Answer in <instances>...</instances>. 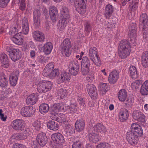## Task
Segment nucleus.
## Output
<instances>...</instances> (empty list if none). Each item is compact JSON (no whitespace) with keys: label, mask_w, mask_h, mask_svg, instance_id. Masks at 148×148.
<instances>
[{"label":"nucleus","mask_w":148,"mask_h":148,"mask_svg":"<svg viewBox=\"0 0 148 148\" xmlns=\"http://www.w3.org/2000/svg\"><path fill=\"white\" fill-rule=\"evenodd\" d=\"M60 19L57 25L58 28L60 31L64 30L69 21L70 15L68 8L66 6L62 7L60 10Z\"/></svg>","instance_id":"f257e3e1"},{"label":"nucleus","mask_w":148,"mask_h":148,"mask_svg":"<svg viewBox=\"0 0 148 148\" xmlns=\"http://www.w3.org/2000/svg\"><path fill=\"white\" fill-rule=\"evenodd\" d=\"M129 43L126 40H122L120 42L118 46V54L120 58H125L128 56L130 51V44L132 46H134L132 44V42L130 41Z\"/></svg>","instance_id":"f03ea898"},{"label":"nucleus","mask_w":148,"mask_h":148,"mask_svg":"<svg viewBox=\"0 0 148 148\" xmlns=\"http://www.w3.org/2000/svg\"><path fill=\"white\" fill-rule=\"evenodd\" d=\"M6 51L10 58L14 62H16L21 58V51L18 49H15L12 46H8L6 47Z\"/></svg>","instance_id":"7ed1b4c3"},{"label":"nucleus","mask_w":148,"mask_h":148,"mask_svg":"<svg viewBox=\"0 0 148 148\" xmlns=\"http://www.w3.org/2000/svg\"><path fill=\"white\" fill-rule=\"evenodd\" d=\"M52 82L50 81H41L37 85V90L40 93L47 92L51 89L52 87Z\"/></svg>","instance_id":"20e7f679"},{"label":"nucleus","mask_w":148,"mask_h":148,"mask_svg":"<svg viewBox=\"0 0 148 148\" xmlns=\"http://www.w3.org/2000/svg\"><path fill=\"white\" fill-rule=\"evenodd\" d=\"M71 46V42L69 38L64 40L61 44L62 52L66 57H69L70 55V48Z\"/></svg>","instance_id":"39448f33"},{"label":"nucleus","mask_w":148,"mask_h":148,"mask_svg":"<svg viewBox=\"0 0 148 148\" xmlns=\"http://www.w3.org/2000/svg\"><path fill=\"white\" fill-rule=\"evenodd\" d=\"M129 36L130 37V40L132 42V44L134 46L136 45V25L135 23H132L131 24L129 27Z\"/></svg>","instance_id":"423d86ee"},{"label":"nucleus","mask_w":148,"mask_h":148,"mask_svg":"<svg viewBox=\"0 0 148 148\" xmlns=\"http://www.w3.org/2000/svg\"><path fill=\"white\" fill-rule=\"evenodd\" d=\"M36 109L32 107L26 106L22 108L21 110V114L25 117H29L32 116L35 113Z\"/></svg>","instance_id":"0eeeda50"},{"label":"nucleus","mask_w":148,"mask_h":148,"mask_svg":"<svg viewBox=\"0 0 148 148\" xmlns=\"http://www.w3.org/2000/svg\"><path fill=\"white\" fill-rule=\"evenodd\" d=\"M126 136L129 143L131 145H135L137 143L138 140V137L134 132L131 131H128Z\"/></svg>","instance_id":"6e6552de"},{"label":"nucleus","mask_w":148,"mask_h":148,"mask_svg":"<svg viewBox=\"0 0 148 148\" xmlns=\"http://www.w3.org/2000/svg\"><path fill=\"white\" fill-rule=\"evenodd\" d=\"M69 68L71 75L75 76L77 74L79 71V65L77 62L73 60L71 61L69 63Z\"/></svg>","instance_id":"1a4fd4ad"},{"label":"nucleus","mask_w":148,"mask_h":148,"mask_svg":"<svg viewBox=\"0 0 148 148\" xmlns=\"http://www.w3.org/2000/svg\"><path fill=\"white\" fill-rule=\"evenodd\" d=\"M88 93L91 98L93 99H97L98 95L97 91L95 86L93 84H88L86 85Z\"/></svg>","instance_id":"9d476101"},{"label":"nucleus","mask_w":148,"mask_h":148,"mask_svg":"<svg viewBox=\"0 0 148 148\" xmlns=\"http://www.w3.org/2000/svg\"><path fill=\"white\" fill-rule=\"evenodd\" d=\"M49 13L51 20L53 23H55L58 20L59 16L57 8L54 6H50L49 7Z\"/></svg>","instance_id":"9b49d317"},{"label":"nucleus","mask_w":148,"mask_h":148,"mask_svg":"<svg viewBox=\"0 0 148 148\" xmlns=\"http://www.w3.org/2000/svg\"><path fill=\"white\" fill-rule=\"evenodd\" d=\"M130 131L136 135L138 137L141 136L143 134L141 126L136 123H133L131 125Z\"/></svg>","instance_id":"f8f14e48"},{"label":"nucleus","mask_w":148,"mask_h":148,"mask_svg":"<svg viewBox=\"0 0 148 148\" xmlns=\"http://www.w3.org/2000/svg\"><path fill=\"white\" fill-rule=\"evenodd\" d=\"M11 125L12 128L16 130H21L25 126L24 121L21 119H16L13 121Z\"/></svg>","instance_id":"ddd939ff"},{"label":"nucleus","mask_w":148,"mask_h":148,"mask_svg":"<svg viewBox=\"0 0 148 148\" xmlns=\"http://www.w3.org/2000/svg\"><path fill=\"white\" fill-rule=\"evenodd\" d=\"M139 28H148V18L147 14H142L141 15L139 18Z\"/></svg>","instance_id":"4468645a"},{"label":"nucleus","mask_w":148,"mask_h":148,"mask_svg":"<svg viewBox=\"0 0 148 148\" xmlns=\"http://www.w3.org/2000/svg\"><path fill=\"white\" fill-rule=\"evenodd\" d=\"M74 6L75 9L79 14H84L86 12V6L85 2H75Z\"/></svg>","instance_id":"2eb2a0df"},{"label":"nucleus","mask_w":148,"mask_h":148,"mask_svg":"<svg viewBox=\"0 0 148 148\" xmlns=\"http://www.w3.org/2000/svg\"><path fill=\"white\" fill-rule=\"evenodd\" d=\"M34 25V27L38 29L40 26V16L41 14L40 11L38 10H35L33 12Z\"/></svg>","instance_id":"dca6fc26"},{"label":"nucleus","mask_w":148,"mask_h":148,"mask_svg":"<svg viewBox=\"0 0 148 148\" xmlns=\"http://www.w3.org/2000/svg\"><path fill=\"white\" fill-rule=\"evenodd\" d=\"M70 78V74L66 72H62L61 74L57 77L58 83L60 84L65 82L66 81H69Z\"/></svg>","instance_id":"f3484780"},{"label":"nucleus","mask_w":148,"mask_h":148,"mask_svg":"<svg viewBox=\"0 0 148 148\" xmlns=\"http://www.w3.org/2000/svg\"><path fill=\"white\" fill-rule=\"evenodd\" d=\"M132 116L133 118L139 122L144 123L145 122V116L140 110H136L133 112Z\"/></svg>","instance_id":"a211bd4d"},{"label":"nucleus","mask_w":148,"mask_h":148,"mask_svg":"<svg viewBox=\"0 0 148 148\" xmlns=\"http://www.w3.org/2000/svg\"><path fill=\"white\" fill-rule=\"evenodd\" d=\"M38 99V94L33 93L29 95L27 98L26 101L28 105H32L35 104Z\"/></svg>","instance_id":"6ab92c4d"},{"label":"nucleus","mask_w":148,"mask_h":148,"mask_svg":"<svg viewBox=\"0 0 148 148\" xmlns=\"http://www.w3.org/2000/svg\"><path fill=\"white\" fill-rule=\"evenodd\" d=\"M119 78V72L116 70H114L110 73L108 77V80L109 82L111 84H114L117 82Z\"/></svg>","instance_id":"aec40b11"},{"label":"nucleus","mask_w":148,"mask_h":148,"mask_svg":"<svg viewBox=\"0 0 148 148\" xmlns=\"http://www.w3.org/2000/svg\"><path fill=\"white\" fill-rule=\"evenodd\" d=\"M36 139L38 143H39L41 146H44L47 142V139L46 134L42 132L38 134L36 137Z\"/></svg>","instance_id":"412c9836"},{"label":"nucleus","mask_w":148,"mask_h":148,"mask_svg":"<svg viewBox=\"0 0 148 148\" xmlns=\"http://www.w3.org/2000/svg\"><path fill=\"white\" fill-rule=\"evenodd\" d=\"M19 75V71L16 70L13 71L10 75L9 81L12 86H15L16 85Z\"/></svg>","instance_id":"4be33fe9"},{"label":"nucleus","mask_w":148,"mask_h":148,"mask_svg":"<svg viewBox=\"0 0 148 148\" xmlns=\"http://www.w3.org/2000/svg\"><path fill=\"white\" fill-rule=\"evenodd\" d=\"M51 138L54 142L57 144H62L65 141L63 136L60 133H55L52 135Z\"/></svg>","instance_id":"5701e85b"},{"label":"nucleus","mask_w":148,"mask_h":148,"mask_svg":"<svg viewBox=\"0 0 148 148\" xmlns=\"http://www.w3.org/2000/svg\"><path fill=\"white\" fill-rule=\"evenodd\" d=\"M0 61L2 67L7 68L9 64V60L7 55L4 53L0 54Z\"/></svg>","instance_id":"b1692460"},{"label":"nucleus","mask_w":148,"mask_h":148,"mask_svg":"<svg viewBox=\"0 0 148 148\" xmlns=\"http://www.w3.org/2000/svg\"><path fill=\"white\" fill-rule=\"evenodd\" d=\"M33 36L36 41L42 42L45 39L44 34L42 32L39 31H35L32 33Z\"/></svg>","instance_id":"393cba45"},{"label":"nucleus","mask_w":148,"mask_h":148,"mask_svg":"<svg viewBox=\"0 0 148 148\" xmlns=\"http://www.w3.org/2000/svg\"><path fill=\"white\" fill-rule=\"evenodd\" d=\"M92 131L98 134L99 132L102 134H105L107 130L105 127L101 123H98L92 128Z\"/></svg>","instance_id":"a878e982"},{"label":"nucleus","mask_w":148,"mask_h":148,"mask_svg":"<svg viewBox=\"0 0 148 148\" xmlns=\"http://www.w3.org/2000/svg\"><path fill=\"white\" fill-rule=\"evenodd\" d=\"M128 110L125 108H122L119 113V119L121 121L124 122L127 120L129 116Z\"/></svg>","instance_id":"bb28decb"},{"label":"nucleus","mask_w":148,"mask_h":148,"mask_svg":"<svg viewBox=\"0 0 148 148\" xmlns=\"http://www.w3.org/2000/svg\"><path fill=\"white\" fill-rule=\"evenodd\" d=\"M21 23L22 32L24 34H28L29 30V25L27 18L24 17L22 20Z\"/></svg>","instance_id":"cd10ccee"},{"label":"nucleus","mask_w":148,"mask_h":148,"mask_svg":"<svg viewBox=\"0 0 148 148\" xmlns=\"http://www.w3.org/2000/svg\"><path fill=\"white\" fill-rule=\"evenodd\" d=\"M85 125L84 120L82 119H80L76 121L75 127L77 131L79 132L84 130Z\"/></svg>","instance_id":"c85d7f7f"},{"label":"nucleus","mask_w":148,"mask_h":148,"mask_svg":"<svg viewBox=\"0 0 148 148\" xmlns=\"http://www.w3.org/2000/svg\"><path fill=\"white\" fill-rule=\"evenodd\" d=\"M53 48V45L51 42H46L42 47L43 52L46 55L49 54L51 53Z\"/></svg>","instance_id":"c756f323"},{"label":"nucleus","mask_w":148,"mask_h":148,"mask_svg":"<svg viewBox=\"0 0 148 148\" xmlns=\"http://www.w3.org/2000/svg\"><path fill=\"white\" fill-rule=\"evenodd\" d=\"M47 126L49 129L53 130H57L59 128L58 123L54 120L49 121L47 122Z\"/></svg>","instance_id":"7c9ffc66"},{"label":"nucleus","mask_w":148,"mask_h":148,"mask_svg":"<svg viewBox=\"0 0 148 148\" xmlns=\"http://www.w3.org/2000/svg\"><path fill=\"white\" fill-rule=\"evenodd\" d=\"M88 137L89 141L92 143H96L101 139L99 134L95 133L93 131L89 134Z\"/></svg>","instance_id":"2f4dec72"},{"label":"nucleus","mask_w":148,"mask_h":148,"mask_svg":"<svg viewBox=\"0 0 148 148\" xmlns=\"http://www.w3.org/2000/svg\"><path fill=\"white\" fill-rule=\"evenodd\" d=\"M78 107L76 103L71 104L70 106L66 107V111L68 113L73 114L76 112L77 110Z\"/></svg>","instance_id":"473e14b6"},{"label":"nucleus","mask_w":148,"mask_h":148,"mask_svg":"<svg viewBox=\"0 0 148 148\" xmlns=\"http://www.w3.org/2000/svg\"><path fill=\"white\" fill-rule=\"evenodd\" d=\"M8 81L6 76L3 73L0 74V86L6 88L8 85Z\"/></svg>","instance_id":"72a5a7b5"},{"label":"nucleus","mask_w":148,"mask_h":148,"mask_svg":"<svg viewBox=\"0 0 148 148\" xmlns=\"http://www.w3.org/2000/svg\"><path fill=\"white\" fill-rule=\"evenodd\" d=\"M129 73L132 78L134 79H136L138 77V72L136 67L134 66H131L130 67Z\"/></svg>","instance_id":"f704fd0d"},{"label":"nucleus","mask_w":148,"mask_h":148,"mask_svg":"<svg viewBox=\"0 0 148 148\" xmlns=\"http://www.w3.org/2000/svg\"><path fill=\"white\" fill-rule=\"evenodd\" d=\"M140 93L142 95H148V80L145 81L141 86Z\"/></svg>","instance_id":"c9c22d12"},{"label":"nucleus","mask_w":148,"mask_h":148,"mask_svg":"<svg viewBox=\"0 0 148 148\" xmlns=\"http://www.w3.org/2000/svg\"><path fill=\"white\" fill-rule=\"evenodd\" d=\"M106 10L105 16L106 18H109L112 15L114 10V8L112 5L108 4L106 5Z\"/></svg>","instance_id":"e433bc0d"},{"label":"nucleus","mask_w":148,"mask_h":148,"mask_svg":"<svg viewBox=\"0 0 148 148\" xmlns=\"http://www.w3.org/2000/svg\"><path fill=\"white\" fill-rule=\"evenodd\" d=\"M127 96V92L125 89H121L118 93V97L121 101H124L126 99Z\"/></svg>","instance_id":"4c0bfd02"},{"label":"nucleus","mask_w":148,"mask_h":148,"mask_svg":"<svg viewBox=\"0 0 148 148\" xmlns=\"http://www.w3.org/2000/svg\"><path fill=\"white\" fill-rule=\"evenodd\" d=\"M59 109L56 104H54L51 108V114L52 115L51 116L53 120H57L58 117L57 115H58V113L59 112Z\"/></svg>","instance_id":"58836bf2"},{"label":"nucleus","mask_w":148,"mask_h":148,"mask_svg":"<svg viewBox=\"0 0 148 148\" xmlns=\"http://www.w3.org/2000/svg\"><path fill=\"white\" fill-rule=\"evenodd\" d=\"M65 131L66 135L71 136L75 133V130L73 126L70 125L69 124L66 125L65 126Z\"/></svg>","instance_id":"ea45409f"},{"label":"nucleus","mask_w":148,"mask_h":148,"mask_svg":"<svg viewBox=\"0 0 148 148\" xmlns=\"http://www.w3.org/2000/svg\"><path fill=\"white\" fill-rule=\"evenodd\" d=\"M97 50L95 47H90L89 50V56L90 59H93L94 58L98 56L97 54Z\"/></svg>","instance_id":"a19ab883"},{"label":"nucleus","mask_w":148,"mask_h":148,"mask_svg":"<svg viewBox=\"0 0 148 148\" xmlns=\"http://www.w3.org/2000/svg\"><path fill=\"white\" fill-rule=\"evenodd\" d=\"M39 110L40 112L42 114L47 113L49 110L48 105L46 103H42L39 107Z\"/></svg>","instance_id":"79ce46f5"},{"label":"nucleus","mask_w":148,"mask_h":148,"mask_svg":"<svg viewBox=\"0 0 148 148\" xmlns=\"http://www.w3.org/2000/svg\"><path fill=\"white\" fill-rule=\"evenodd\" d=\"M28 130H23L18 135L19 139L23 140L26 139L29 136Z\"/></svg>","instance_id":"37998d69"},{"label":"nucleus","mask_w":148,"mask_h":148,"mask_svg":"<svg viewBox=\"0 0 148 148\" xmlns=\"http://www.w3.org/2000/svg\"><path fill=\"white\" fill-rule=\"evenodd\" d=\"M58 99H63L67 95L66 90L64 88H61L58 92Z\"/></svg>","instance_id":"c03bdc74"},{"label":"nucleus","mask_w":148,"mask_h":148,"mask_svg":"<svg viewBox=\"0 0 148 148\" xmlns=\"http://www.w3.org/2000/svg\"><path fill=\"white\" fill-rule=\"evenodd\" d=\"M108 85L106 83H100L99 86V89L102 94H104L107 91Z\"/></svg>","instance_id":"a18cd8bd"},{"label":"nucleus","mask_w":148,"mask_h":148,"mask_svg":"<svg viewBox=\"0 0 148 148\" xmlns=\"http://www.w3.org/2000/svg\"><path fill=\"white\" fill-rule=\"evenodd\" d=\"M90 60L86 56L84 57L82 61V66H90Z\"/></svg>","instance_id":"49530a36"},{"label":"nucleus","mask_w":148,"mask_h":148,"mask_svg":"<svg viewBox=\"0 0 148 148\" xmlns=\"http://www.w3.org/2000/svg\"><path fill=\"white\" fill-rule=\"evenodd\" d=\"M85 31L87 33L90 32L91 30V23L89 21L86 22L84 24Z\"/></svg>","instance_id":"de8ad7c7"},{"label":"nucleus","mask_w":148,"mask_h":148,"mask_svg":"<svg viewBox=\"0 0 148 148\" xmlns=\"http://www.w3.org/2000/svg\"><path fill=\"white\" fill-rule=\"evenodd\" d=\"M82 143L81 140L75 141L73 144L72 148H82Z\"/></svg>","instance_id":"09e8293b"},{"label":"nucleus","mask_w":148,"mask_h":148,"mask_svg":"<svg viewBox=\"0 0 148 148\" xmlns=\"http://www.w3.org/2000/svg\"><path fill=\"white\" fill-rule=\"evenodd\" d=\"M59 71L58 69H55L52 70L51 74H50L49 77L52 78H53L59 75Z\"/></svg>","instance_id":"8fccbe9b"},{"label":"nucleus","mask_w":148,"mask_h":148,"mask_svg":"<svg viewBox=\"0 0 148 148\" xmlns=\"http://www.w3.org/2000/svg\"><path fill=\"white\" fill-rule=\"evenodd\" d=\"M97 66H99L101 64V61L99 56L94 58L93 59H90Z\"/></svg>","instance_id":"3c124183"},{"label":"nucleus","mask_w":148,"mask_h":148,"mask_svg":"<svg viewBox=\"0 0 148 148\" xmlns=\"http://www.w3.org/2000/svg\"><path fill=\"white\" fill-rule=\"evenodd\" d=\"M33 125L35 128V129L37 130H40L41 127V123L40 121L37 120L35 121Z\"/></svg>","instance_id":"603ef678"},{"label":"nucleus","mask_w":148,"mask_h":148,"mask_svg":"<svg viewBox=\"0 0 148 148\" xmlns=\"http://www.w3.org/2000/svg\"><path fill=\"white\" fill-rule=\"evenodd\" d=\"M140 80H136L132 83L131 87L133 89H137L140 86Z\"/></svg>","instance_id":"864d4df0"},{"label":"nucleus","mask_w":148,"mask_h":148,"mask_svg":"<svg viewBox=\"0 0 148 148\" xmlns=\"http://www.w3.org/2000/svg\"><path fill=\"white\" fill-rule=\"evenodd\" d=\"M12 40L14 42L18 45H21L23 42V39L22 38H18L13 37L12 38Z\"/></svg>","instance_id":"5fc2aeb1"},{"label":"nucleus","mask_w":148,"mask_h":148,"mask_svg":"<svg viewBox=\"0 0 148 148\" xmlns=\"http://www.w3.org/2000/svg\"><path fill=\"white\" fill-rule=\"evenodd\" d=\"M82 72L83 75H86L88 73H90L89 72L90 66H82Z\"/></svg>","instance_id":"6e6d98bb"},{"label":"nucleus","mask_w":148,"mask_h":148,"mask_svg":"<svg viewBox=\"0 0 148 148\" xmlns=\"http://www.w3.org/2000/svg\"><path fill=\"white\" fill-rule=\"evenodd\" d=\"M78 102L80 105V107L81 108V109H84L86 106L84 100L83 98L79 97L78 98Z\"/></svg>","instance_id":"4d7b16f0"},{"label":"nucleus","mask_w":148,"mask_h":148,"mask_svg":"<svg viewBox=\"0 0 148 148\" xmlns=\"http://www.w3.org/2000/svg\"><path fill=\"white\" fill-rule=\"evenodd\" d=\"M96 148H110V146L108 143H103L99 144Z\"/></svg>","instance_id":"13d9d810"},{"label":"nucleus","mask_w":148,"mask_h":148,"mask_svg":"<svg viewBox=\"0 0 148 148\" xmlns=\"http://www.w3.org/2000/svg\"><path fill=\"white\" fill-rule=\"evenodd\" d=\"M58 108L59 109V111L60 110L65 111L66 110L65 105L62 103H58L56 104Z\"/></svg>","instance_id":"bf43d9fd"},{"label":"nucleus","mask_w":148,"mask_h":148,"mask_svg":"<svg viewBox=\"0 0 148 148\" xmlns=\"http://www.w3.org/2000/svg\"><path fill=\"white\" fill-rule=\"evenodd\" d=\"M43 71V75L44 76H49L52 71V70L49 69L48 68L45 67Z\"/></svg>","instance_id":"052dcab7"},{"label":"nucleus","mask_w":148,"mask_h":148,"mask_svg":"<svg viewBox=\"0 0 148 148\" xmlns=\"http://www.w3.org/2000/svg\"><path fill=\"white\" fill-rule=\"evenodd\" d=\"M87 75L86 78L87 80L89 82H91L93 79L94 75L93 73H90L86 75Z\"/></svg>","instance_id":"680f3d73"},{"label":"nucleus","mask_w":148,"mask_h":148,"mask_svg":"<svg viewBox=\"0 0 148 148\" xmlns=\"http://www.w3.org/2000/svg\"><path fill=\"white\" fill-rule=\"evenodd\" d=\"M141 28L142 29L143 38L147 40V39L148 38V28L147 29L145 28Z\"/></svg>","instance_id":"e2e57ef3"},{"label":"nucleus","mask_w":148,"mask_h":148,"mask_svg":"<svg viewBox=\"0 0 148 148\" xmlns=\"http://www.w3.org/2000/svg\"><path fill=\"white\" fill-rule=\"evenodd\" d=\"M141 62L143 67L145 68L148 67V58H141Z\"/></svg>","instance_id":"0e129e2a"},{"label":"nucleus","mask_w":148,"mask_h":148,"mask_svg":"<svg viewBox=\"0 0 148 148\" xmlns=\"http://www.w3.org/2000/svg\"><path fill=\"white\" fill-rule=\"evenodd\" d=\"M49 58V57H43L41 56L39 58L38 61L40 62L42 64H44L47 62Z\"/></svg>","instance_id":"69168bd1"},{"label":"nucleus","mask_w":148,"mask_h":148,"mask_svg":"<svg viewBox=\"0 0 148 148\" xmlns=\"http://www.w3.org/2000/svg\"><path fill=\"white\" fill-rule=\"evenodd\" d=\"M132 8L136 10L138 8V0H133L132 1Z\"/></svg>","instance_id":"338daca9"},{"label":"nucleus","mask_w":148,"mask_h":148,"mask_svg":"<svg viewBox=\"0 0 148 148\" xmlns=\"http://www.w3.org/2000/svg\"><path fill=\"white\" fill-rule=\"evenodd\" d=\"M40 145L39 143H38L36 139V140H35L32 141V146L33 148H38L39 147Z\"/></svg>","instance_id":"774afa93"}]
</instances>
